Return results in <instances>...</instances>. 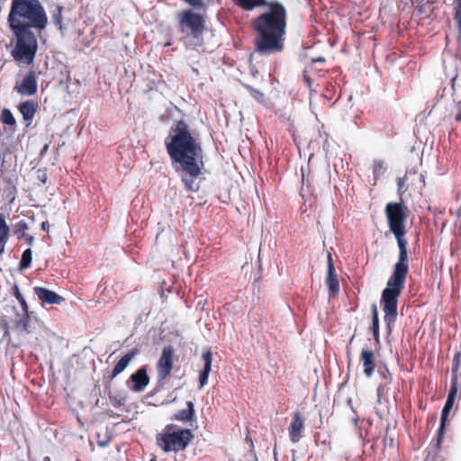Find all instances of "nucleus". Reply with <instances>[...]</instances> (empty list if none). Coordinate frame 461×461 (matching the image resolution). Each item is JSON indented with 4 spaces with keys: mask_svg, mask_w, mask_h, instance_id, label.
I'll return each instance as SVG.
<instances>
[{
    "mask_svg": "<svg viewBox=\"0 0 461 461\" xmlns=\"http://www.w3.org/2000/svg\"><path fill=\"white\" fill-rule=\"evenodd\" d=\"M38 180L41 181L42 184H45L48 179L47 172L45 169H39L38 170Z\"/></svg>",
    "mask_w": 461,
    "mask_h": 461,
    "instance_id": "473e14b6",
    "label": "nucleus"
},
{
    "mask_svg": "<svg viewBox=\"0 0 461 461\" xmlns=\"http://www.w3.org/2000/svg\"><path fill=\"white\" fill-rule=\"evenodd\" d=\"M360 361L363 365L365 375L370 377L376 367L374 351L370 348H363L360 352Z\"/></svg>",
    "mask_w": 461,
    "mask_h": 461,
    "instance_id": "4468645a",
    "label": "nucleus"
},
{
    "mask_svg": "<svg viewBox=\"0 0 461 461\" xmlns=\"http://www.w3.org/2000/svg\"><path fill=\"white\" fill-rule=\"evenodd\" d=\"M454 20L457 23L458 27V38H461V5H455L454 6Z\"/></svg>",
    "mask_w": 461,
    "mask_h": 461,
    "instance_id": "c85d7f7f",
    "label": "nucleus"
},
{
    "mask_svg": "<svg viewBox=\"0 0 461 461\" xmlns=\"http://www.w3.org/2000/svg\"><path fill=\"white\" fill-rule=\"evenodd\" d=\"M187 1H188L189 3H191V4H194V2H193L192 0H187Z\"/></svg>",
    "mask_w": 461,
    "mask_h": 461,
    "instance_id": "a19ab883",
    "label": "nucleus"
},
{
    "mask_svg": "<svg viewBox=\"0 0 461 461\" xmlns=\"http://www.w3.org/2000/svg\"><path fill=\"white\" fill-rule=\"evenodd\" d=\"M324 60H325L324 59H318V61H320V62H322V61H324Z\"/></svg>",
    "mask_w": 461,
    "mask_h": 461,
    "instance_id": "ea45409f",
    "label": "nucleus"
},
{
    "mask_svg": "<svg viewBox=\"0 0 461 461\" xmlns=\"http://www.w3.org/2000/svg\"><path fill=\"white\" fill-rule=\"evenodd\" d=\"M445 426L446 424H443L442 423V420L440 419V426H439V429L438 430V433H437V443H438V446H439L440 442L442 441L443 438H444V429H445Z\"/></svg>",
    "mask_w": 461,
    "mask_h": 461,
    "instance_id": "7c9ffc66",
    "label": "nucleus"
},
{
    "mask_svg": "<svg viewBox=\"0 0 461 461\" xmlns=\"http://www.w3.org/2000/svg\"><path fill=\"white\" fill-rule=\"evenodd\" d=\"M14 296L15 298L18 300V302L20 303L21 304V307H22V310H23V312H29V306L24 299V297L23 296V294L20 293L18 287H15V291H14Z\"/></svg>",
    "mask_w": 461,
    "mask_h": 461,
    "instance_id": "cd10ccee",
    "label": "nucleus"
},
{
    "mask_svg": "<svg viewBox=\"0 0 461 461\" xmlns=\"http://www.w3.org/2000/svg\"><path fill=\"white\" fill-rule=\"evenodd\" d=\"M455 5H461V0H455L454 1Z\"/></svg>",
    "mask_w": 461,
    "mask_h": 461,
    "instance_id": "58836bf2",
    "label": "nucleus"
},
{
    "mask_svg": "<svg viewBox=\"0 0 461 461\" xmlns=\"http://www.w3.org/2000/svg\"><path fill=\"white\" fill-rule=\"evenodd\" d=\"M406 178H407V176L405 175L404 177L398 178V180H397V188H398V192L400 194H402L405 192L404 185H405Z\"/></svg>",
    "mask_w": 461,
    "mask_h": 461,
    "instance_id": "2f4dec72",
    "label": "nucleus"
},
{
    "mask_svg": "<svg viewBox=\"0 0 461 461\" xmlns=\"http://www.w3.org/2000/svg\"><path fill=\"white\" fill-rule=\"evenodd\" d=\"M5 336L9 337V326L7 322L4 323Z\"/></svg>",
    "mask_w": 461,
    "mask_h": 461,
    "instance_id": "72a5a7b5",
    "label": "nucleus"
},
{
    "mask_svg": "<svg viewBox=\"0 0 461 461\" xmlns=\"http://www.w3.org/2000/svg\"><path fill=\"white\" fill-rule=\"evenodd\" d=\"M25 238H26V241H27V243H28L29 245H31V244L33 242V240H34V239H33V237H32V236H28V235H26V237H25Z\"/></svg>",
    "mask_w": 461,
    "mask_h": 461,
    "instance_id": "f704fd0d",
    "label": "nucleus"
},
{
    "mask_svg": "<svg viewBox=\"0 0 461 461\" xmlns=\"http://www.w3.org/2000/svg\"><path fill=\"white\" fill-rule=\"evenodd\" d=\"M173 419L182 422H189L195 420V411L193 402L188 401L186 402V409L180 410L177 412H176Z\"/></svg>",
    "mask_w": 461,
    "mask_h": 461,
    "instance_id": "f3484780",
    "label": "nucleus"
},
{
    "mask_svg": "<svg viewBox=\"0 0 461 461\" xmlns=\"http://www.w3.org/2000/svg\"><path fill=\"white\" fill-rule=\"evenodd\" d=\"M327 277H326V285L329 289L330 295L335 297L339 291V283L336 275L332 256L330 253H328L327 257Z\"/></svg>",
    "mask_w": 461,
    "mask_h": 461,
    "instance_id": "9d476101",
    "label": "nucleus"
},
{
    "mask_svg": "<svg viewBox=\"0 0 461 461\" xmlns=\"http://www.w3.org/2000/svg\"><path fill=\"white\" fill-rule=\"evenodd\" d=\"M34 294L42 303L46 304H60L65 301V298L57 293L49 290L45 287L35 286L33 288Z\"/></svg>",
    "mask_w": 461,
    "mask_h": 461,
    "instance_id": "f8f14e48",
    "label": "nucleus"
},
{
    "mask_svg": "<svg viewBox=\"0 0 461 461\" xmlns=\"http://www.w3.org/2000/svg\"><path fill=\"white\" fill-rule=\"evenodd\" d=\"M14 90L21 95L31 96L37 93L38 82L34 70H30L21 83H17Z\"/></svg>",
    "mask_w": 461,
    "mask_h": 461,
    "instance_id": "1a4fd4ad",
    "label": "nucleus"
},
{
    "mask_svg": "<svg viewBox=\"0 0 461 461\" xmlns=\"http://www.w3.org/2000/svg\"><path fill=\"white\" fill-rule=\"evenodd\" d=\"M0 121L4 124L9 125V126L13 127L14 129H15V127H16V120L14 117L12 112L7 108H5L2 110L1 114H0Z\"/></svg>",
    "mask_w": 461,
    "mask_h": 461,
    "instance_id": "5701e85b",
    "label": "nucleus"
},
{
    "mask_svg": "<svg viewBox=\"0 0 461 461\" xmlns=\"http://www.w3.org/2000/svg\"><path fill=\"white\" fill-rule=\"evenodd\" d=\"M38 108V103L33 100L22 102L18 105V110L22 113L23 120L28 122V125L31 124Z\"/></svg>",
    "mask_w": 461,
    "mask_h": 461,
    "instance_id": "2eb2a0df",
    "label": "nucleus"
},
{
    "mask_svg": "<svg viewBox=\"0 0 461 461\" xmlns=\"http://www.w3.org/2000/svg\"><path fill=\"white\" fill-rule=\"evenodd\" d=\"M245 88L249 93V95L257 100L258 103H264L265 102V95L260 90L255 89L254 87L250 86H245Z\"/></svg>",
    "mask_w": 461,
    "mask_h": 461,
    "instance_id": "bb28decb",
    "label": "nucleus"
},
{
    "mask_svg": "<svg viewBox=\"0 0 461 461\" xmlns=\"http://www.w3.org/2000/svg\"><path fill=\"white\" fill-rule=\"evenodd\" d=\"M408 213L409 209L402 202H390L384 208L389 230L394 235L399 248L398 260L393 266V273L382 292L380 300V305L384 312V322L389 331L396 321L398 298L404 289L409 273L408 242L405 239Z\"/></svg>",
    "mask_w": 461,
    "mask_h": 461,
    "instance_id": "f257e3e1",
    "label": "nucleus"
},
{
    "mask_svg": "<svg viewBox=\"0 0 461 461\" xmlns=\"http://www.w3.org/2000/svg\"><path fill=\"white\" fill-rule=\"evenodd\" d=\"M182 25L181 31L185 32V27L190 30L194 38L199 39L205 30L204 20L202 15L191 10L185 11L180 21Z\"/></svg>",
    "mask_w": 461,
    "mask_h": 461,
    "instance_id": "423d86ee",
    "label": "nucleus"
},
{
    "mask_svg": "<svg viewBox=\"0 0 461 461\" xmlns=\"http://www.w3.org/2000/svg\"><path fill=\"white\" fill-rule=\"evenodd\" d=\"M7 23L13 33V59L24 65L33 63L38 51L34 29L41 32L49 23L47 12L40 0H12Z\"/></svg>",
    "mask_w": 461,
    "mask_h": 461,
    "instance_id": "f03ea898",
    "label": "nucleus"
},
{
    "mask_svg": "<svg viewBox=\"0 0 461 461\" xmlns=\"http://www.w3.org/2000/svg\"><path fill=\"white\" fill-rule=\"evenodd\" d=\"M32 260V251L31 249H27L23 251L21 260L19 262V269L23 270L31 267Z\"/></svg>",
    "mask_w": 461,
    "mask_h": 461,
    "instance_id": "b1692460",
    "label": "nucleus"
},
{
    "mask_svg": "<svg viewBox=\"0 0 461 461\" xmlns=\"http://www.w3.org/2000/svg\"><path fill=\"white\" fill-rule=\"evenodd\" d=\"M193 438L190 429H177L176 425L167 424L156 439L157 445L164 452H179L186 448Z\"/></svg>",
    "mask_w": 461,
    "mask_h": 461,
    "instance_id": "39448f33",
    "label": "nucleus"
},
{
    "mask_svg": "<svg viewBox=\"0 0 461 461\" xmlns=\"http://www.w3.org/2000/svg\"><path fill=\"white\" fill-rule=\"evenodd\" d=\"M245 11H252L260 6L267 10L251 22L255 32L254 50L264 56L282 52L285 49L287 13L285 5L278 1L232 0Z\"/></svg>",
    "mask_w": 461,
    "mask_h": 461,
    "instance_id": "7ed1b4c3",
    "label": "nucleus"
},
{
    "mask_svg": "<svg viewBox=\"0 0 461 461\" xmlns=\"http://www.w3.org/2000/svg\"><path fill=\"white\" fill-rule=\"evenodd\" d=\"M302 175H303V176H302L303 184H304V183H305V181H306V182H309V176H307V178L305 177V176H304V172H303V168H302Z\"/></svg>",
    "mask_w": 461,
    "mask_h": 461,
    "instance_id": "c9c22d12",
    "label": "nucleus"
},
{
    "mask_svg": "<svg viewBox=\"0 0 461 461\" xmlns=\"http://www.w3.org/2000/svg\"><path fill=\"white\" fill-rule=\"evenodd\" d=\"M10 237V227L4 214L0 213V255L5 252V245Z\"/></svg>",
    "mask_w": 461,
    "mask_h": 461,
    "instance_id": "6ab92c4d",
    "label": "nucleus"
},
{
    "mask_svg": "<svg viewBox=\"0 0 461 461\" xmlns=\"http://www.w3.org/2000/svg\"><path fill=\"white\" fill-rule=\"evenodd\" d=\"M304 418L300 412H294L289 426V437L293 443H297L303 437Z\"/></svg>",
    "mask_w": 461,
    "mask_h": 461,
    "instance_id": "9b49d317",
    "label": "nucleus"
},
{
    "mask_svg": "<svg viewBox=\"0 0 461 461\" xmlns=\"http://www.w3.org/2000/svg\"><path fill=\"white\" fill-rule=\"evenodd\" d=\"M175 351L171 346L162 349L161 356L157 362L158 382L161 383L170 376L174 366Z\"/></svg>",
    "mask_w": 461,
    "mask_h": 461,
    "instance_id": "6e6552de",
    "label": "nucleus"
},
{
    "mask_svg": "<svg viewBox=\"0 0 461 461\" xmlns=\"http://www.w3.org/2000/svg\"><path fill=\"white\" fill-rule=\"evenodd\" d=\"M64 7L59 5H57L55 8L51 11V20L60 32H63L64 30L62 15Z\"/></svg>",
    "mask_w": 461,
    "mask_h": 461,
    "instance_id": "4be33fe9",
    "label": "nucleus"
},
{
    "mask_svg": "<svg viewBox=\"0 0 461 461\" xmlns=\"http://www.w3.org/2000/svg\"><path fill=\"white\" fill-rule=\"evenodd\" d=\"M48 227H49V223H48V221H43V222L41 223V230H47Z\"/></svg>",
    "mask_w": 461,
    "mask_h": 461,
    "instance_id": "e433bc0d",
    "label": "nucleus"
},
{
    "mask_svg": "<svg viewBox=\"0 0 461 461\" xmlns=\"http://www.w3.org/2000/svg\"><path fill=\"white\" fill-rule=\"evenodd\" d=\"M137 354V350H132L125 354L114 366L112 374L109 376L110 380L115 378L119 374L124 371V369L128 366L131 360Z\"/></svg>",
    "mask_w": 461,
    "mask_h": 461,
    "instance_id": "a211bd4d",
    "label": "nucleus"
},
{
    "mask_svg": "<svg viewBox=\"0 0 461 461\" xmlns=\"http://www.w3.org/2000/svg\"><path fill=\"white\" fill-rule=\"evenodd\" d=\"M450 115L454 117L456 122H461V101L451 109Z\"/></svg>",
    "mask_w": 461,
    "mask_h": 461,
    "instance_id": "c756f323",
    "label": "nucleus"
},
{
    "mask_svg": "<svg viewBox=\"0 0 461 461\" xmlns=\"http://www.w3.org/2000/svg\"><path fill=\"white\" fill-rule=\"evenodd\" d=\"M203 361L204 363L203 370L199 375L200 388H203L208 382V376L212 369V353L210 350H206L202 355Z\"/></svg>",
    "mask_w": 461,
    "mask_h": 461,
    "instance_id": "dca6fc26",
    "label": "nucleus"
},
{
    "mask_svg": "<svg viewBox=\"0 0 461 461\" xmlns=\"http://www.w3.org/2000/svg\"><path fill=\"white\" fill-rule=\"evenodd\" d=\"M165 146L172 163L179 164L187 174L181 178L185 189L197 192L199 186L194 179L202 174L203 149L185 121L178 120L174 122L165 139Z\"/></svg>",
    "mask_w": 461,
    "mask_h": 461,
    "instance_id": "20e7f679",
    "label": "nucleus"
},
{
    "mask_svg": "<svg viewBox=\"0 0 461 461\" xmlns=\"http://www.w3.org/2000/svg\"><path fill=\"white\" fill-rule=\"evenodd\" d=\"M129 382H132L131 390L134 392H142L149 384V377L147 374L146 366L139 368L135 373L131 374Z\"/></svg>",
    "mask_w": 461,
    "mask_h": 461,
    "instance_id": "ddd939ff",
    "label": "nucleus"
},
{
    "mask_svg": "<svg viewBox=\"0 0 461 461\" xmlns=\"http://www.w3.org/2000/svg\"><path fill=\"white\" fill-rule=\"evenodd\" d=\"M371 315H372V324L370 326V330L373 334L374 339L376 343H380V333H379V317L377 306L375 303L371 305Z\"/></svg>",
    "mask_w": 461,
    "mask_h": 461,
    "instance_id": "aec40b11",
    "label": "nucleus"
},
{
    "mask_svg": "<svg viewBox=\"0 0 461 461\" xmlns=\"http://www.w3.org/2000/svg\"><path fill=\"white\" fill-rule=\"evenodd\" d=\"M246 441L249 444L251 447H254L253 440L249 436L246 437Z\"/></svg>",
    "mask_w": 461,
    "mask_h": 461,
    "instance_id": "4c0bfd02",
    "label": "nucleus"
},
{
    "mask_svg": "<svg viewBox=\"0 0 461 461\" xmlns=\"http://www.w3.org/2000/svg\"><path fill=\"white\" fill-rule=\"evenodd\" d=\"M31 313L30 312H23V315L14 321V329L20 333H30V320H31Z\"/></svg>",
    "mask_w": 461,
    "mask_h": 461,
    "instance_id": "412c9836",
    "label": "nucleus"
},
{
    "mask_svg": "<svg viewBox=\"0 0 461 461\" xmlns=\"http://www.w3.org/2000/svg\"><path fill=\"white\" fill-rule=\"evenodd\" d=\"M460 355L461 354H455L453 357L451 387L441 413L443 424H446L447 422V415L454 405L455 398L457 393V371L459 369Z\"/></svg>",
    "mask_w": 461,
    "mask_h": 461,
    "instance_id": "0eeeda50",
    "label": "nucleus"
},
{
    "mask_svg": "<svg viewBox=\"0 0 461 461\" xmlns=\"http://www.w3.org/2000/svg\"><path fill=\"white\" fill-rule=\"evenodd\" d=\"M386 167L382 160H375L373 164V174L375 179L379 178L385 172Z\"/></svg>",
    "mask_w": 461,
    "mask_h": 461,
    "instance_id": "a878e982",
    "label": "nucleus"
},
{
    "mask_svg": "<svg viewBox=\"0 0 461 461\" xmlns=\"http://www.w3.org/2000/svg\"><path fill=\"white\" fill-rule=\"evenodd\" d=\"M29 227L25 221L21 220L15 224L14 227V234L17 236L18 239L26 237V231L28 230Z\"/></svg>",
    "mask_w": 461,
    "mask_h": 461,
    "instance_id": "393cba45",
    "label": "nucleus"
}]
</instances>
